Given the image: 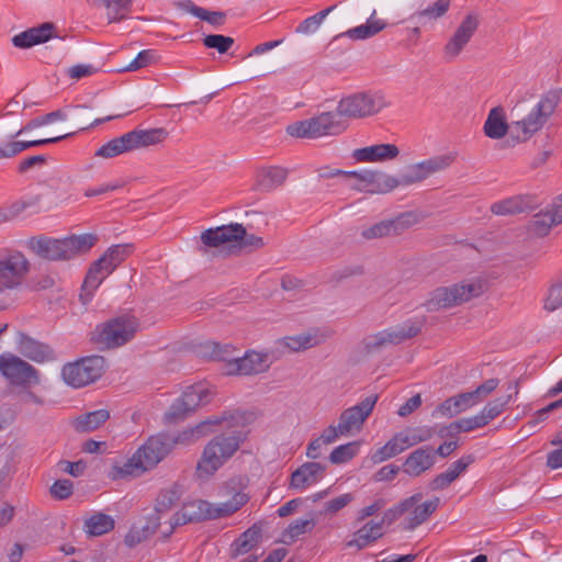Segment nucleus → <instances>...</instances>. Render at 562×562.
<instances>
[{"label":"nucleus","instance_id":"24","mask_svg":"<svg viewBox=\"0 0 562 562\" xmlns=\"http://www.w3.org/2000/svg\"><path fill=\"white\" fill-rule=\"evenodd\" d=\"M54 31L55 25L50 22H45L14 35L12 44L18 48H30L50 40L54 36Z\"/></svg>","mask_w":562,"mask_h":562},{"label":"nucleus","instance_id":"59","mask_svg":"<svg viewBox=\"0 0 562 562\" xmlns=\"http://www.w3.org/2000/svg\"><path fill=\"white\" fill-rule=\"evenodd\" d=\"M460 413L461 412H460L457 403L454 402L453 396H451V397L447 398L446 401H443L440 405H438L435 408V411L432 412V416L434 417L442 416V417H447V418H452Z\"/></svg>","mask_w":562,"mask_h":562},{"label":"nucleus","instance_id":"21","mask_svg":"<svg viewBox=\"0 0 562 562\" xmlns=\"http://www.w3.org/2000/svg\"><path fill=\"white\" fill-rule=\"evenodd\" d=\"M436 463V452L430 446H424L412 451L403 463V472L417 477L430 470Z\"/></svg>","mask_w":562,"mask_h":562},{"label":"nucleus","instance_id":"55","mask_svg":"<svg viewBox=\"0 0 562 562\" xmlns=\"http://www.w3.org/2000/svg\"><path fill=\"white\" fill-rule=\"evenodd\" d=\"M41 198L40 195L33 196L29 200H19L13 202L8 209H2L4 211L5 216L8 217V221L13 220L18 215H20L22 212L27 210L29 207H33L38 204Z\"/></svg>","mask_w":562,"mask_h":562},{"label":"nucleus","instance_id":"16","mask_svg":"<svg viewBox=\"0 0 562 562\" xmlns=\"http://www.w3.org/2000/svg\"><path fill=\"white\" fill-rule=\"evenodd\" d=\"M480 22L481 16L475 11L468 12L464 15L460 25L443 47V54L447 60H453L461 54L477 31Z\"/></svg>","mask_w":562,"mask_h":562},{"label":"nucleus","instance_id":"45","mask_svg":"<svg viewBox=\"0 0 562 562\" xmlns=\"http://www.w3.org/2000/svg\"><path fill=\"white\" fill-rule=\"evenodd\" d=\"M87 531L92 536H101L114 528V519L105 514L98 513L86 520Z\"/></svg>","mask_w":562,"mask_h":562},{"label":"nucleus","instance_id":"36","mask_svg":"<svg viewBox=\"0 0 562 562\" xmlns=\"http://www.w3.org/2000/svg\"><path fill=\"white\" fill-rule=\"evenodd\" d=\"M110 418V412L101 408L89 412L77 417L74 422V428L79 432H90L98 429Z\"/></svg>","mask_w":562,"mask_h":562},{"label":"nucleus","instance_id":"6","mask_svg":"<svg viewBox=\"0 0 562 562\" xmlns=\"http://www.w3.org/2000/svg\"><path fill=\"white\" fill-rule=\"evenodd\" d=\"M167 136L168 132L162 127L133 130L103 144L95 150L94 157L112 159L136 149L160 144Z\"/></svg>","mask_w":562,"mask_h":562},{"label":"nucleus","instance_id":"63","mask_svg":"<svg viewBox=\"0 0 562 562\" xmlns=\"http://www.w3.org/2000/svg\"><path fill=\"white\" fill-rule=\"evenodd\" d=\"M408 434L409 445L415 446L417 443L429 440L434 431L429 427H418L406 431Z\"/></svg>","mask_w":562,"mask_h":562},{"label":"nucleus","instance_id":"25","mask_svg":"<svg viewBox=\"0 0 562 562\" xmlns=\"http://www.w3.org/2000/svg\"><path fill=\"white\" fill-rule=\"evenodd\" d=\"M289 170L281 166L261 167L257 170L256 187L259 191L271 192L284 184Z\"/></svg>","mask_w":562,"mask_h":562},{"label":"nucleus","instance_id":"43","mask_svg":"<svg viewBox=\"0 0 562 562\" xmlns=\"http://www.w3.org/2000/svg\"><path fill=\"white\" fill-rule=\"evenodd\" d=\"M316 525L315 519H296L292 521L289 527L283 531L282 542L291 543L295 541L301 535L312 532Z\"/></svg>","mask_w":562,"mask_h":562},{"label":"nucleus","instance_id":"40","mask_svg":"<svg viewBox=\"0 0 562 562\" xmlns=\"http://www.w3.org/2000/svg\"><path fill=\"white\" fill-rule=\"evenodd\" d=\"M440 503L439 497H434L429 501H426L422 505H418L411 513V517L408 519L407 529H415L417 526L425 522L430 515L438 508Z\"/></svg>","mask_w":562,"mask_h":562},{"label":"nucleus","instance_id":"51","mask_svg":"<svg viewBox=\"0 0 562 562\" xmlns=\"http://www.w3.org/2000/svg\"><path fill=\"white\" fill-rule=\"evenodd\" d=\"M203 44L206 48H213L220 54H225L234 45V38L222 34H211L203 38Z\"/></svg>","mask_w":562,"mask_h":562},{"label":"nucleus","instance_id":"4","mask_svg":"<svg viewBox=\"0 0 562 562\" xmlns=\"http://www.w3.org/2000/svg\"><path fill=\"white\" fill-rule=\"evenodd\" d=\"M241 430L220 434L211 439L204 447L198 462L196 471L200 476L213 475L227 460H229L245 441Z\"/></svg>","mask_w":562,"mask_h":562},{"label":"nucleus","instance_id":"8","mask_svg":"<svg viewBox=\"0 0 562 562\" xmlns=\"http://www.w3.org/2000/svg\"><path fill=\"white\" fill-rule=\"evenodd\" d=\"M483 292V281L479 279L467 280L435 289L430 293V297L425 302V306L428 312L451 308L482 295Z\"/></svg>","mask_w":562,"mask_h":562},{"label":"nucleus","instance_id":"50","mask_svg":"<svg viewBox=\"0 0 562 562\" xmlns=\"http://www.w3.org/2000/svg\"><path fill=\"white\" fill-rule=\"evenodd\" d=\"M512 394H508L505 397H498L495 398L494 401L488 402L483 407L480 414L485 420L486 425L503 413L505 406L509 403Z\"/></svg>","mask_w":562,"mask_h":562},{"label":"nucleus","instance_id":"11","mask_svg":"<svg viewBox=\"0 0 562 562\" xmlns=\"http://www.w3.org/2000/svg\"><path fill=\"white\" fill-rule=\"evenodd\" d=\"M105 367V358L93 355L65 364L61 369V376L68 385L81 387L101 378Z\"/></svg>","mask_w":562,"mask_h":562},{"label":"nucleus","instance_id":"64","mask_svg":"<svg viewBox=\"0 0 562 562\" xmlns=\"http://www.w3.org/2000/svg\"><path fill=\"white\" fill-rule=\"evenodd\" d=\"M551 445L559 448L548 453L547 465L551 469L562 468V438L553 439Z\"/></svg>","mask_w":562,"mask_h":562},{"label":"nucleus","instance_id":"2","mask_svg":"<svg viewBox=\"0 0 562 562\" xmlns=\"http://www.w3.org/2000/svg\"><path fill=\"white\" fill-rule=\"evenodd\" d=\"M248 501L249 497L247 494L237 492L229 501L221 503L217 506H214L213 504L203 499L187 502L171 518L170 528L165 536L168 537L176 527L189 522L227 517L236 513Z\"/></svg>","mask_w":562,"mask_h":562},{"label":"nucleus","instance_id":"17","mask_svg":"<svg viewBox=\"0 0 562 562\" xmlns=\"http://www.w3.org/2000/svg\"><path fill=\"white\" fill-rule=\"evenodd\" d=\"M245 235L243 224L232 223L204 231L200 236V245L196 247L202 255H209L211 248H217L226 243L237 241Z\"/></svg>","mask_w":562,"mask_h":562},{"label":"nucleus","instance_id":"26","mask_svg":"<svg viewBox=\"0 0 562 562\" xmlns=\"http://www.w3.org/2000/svg\"><path fill=\"white\" fill-rule=\"evenodd\" d=\"M400 149L394 144H376L353 150L352 157L361 162H375L395 159Z\"/></svg>","mask_w":562,"mask_h":562},{"label":"nucleus","instance_id":"29","mask_svg":"<svg viewBox=\"0 0 562 562\" xmlns=\"http://www.w3.org/2000/svg\"><path fill=\"white\" fill-rule=\"evenodd\" d=\"M95 8L105 11L108 23H116L128 18L134 0H87Z\"/></svg>","mask_w":562,"mask_h":562},{"label":"nucleus","instance_id":"33","mask_svg":"<svg viewBox=\"0 0 562 562\" xmlns=\"http://www.w3.org/2000/svg\"><path fill=\"white\" fill-rule=\"evenodd\" d=\"M483 131L484 134L492 139H499L507 134L508 124L505 121L502 108L497 106L490 111Z\"/></svg>","mask_w":562,"mask_h":562},{"label":"nucleus","instance_id":"10","mask_svg":"<svg viewBox=\"0 0 562 562\" xmlns=\"http://www.w3.org/2000/svg\"><path fill=\"white\" fill-rule=\"evenodd\" d=\"M389 102L379 91L357 92L342 98L337 105L341 119H362L378 114Z\"/></svg>","mask_w":562,"mask_h":562},{"label":"nucleus","instance_id":"19","mask_svg":"<svg viewBox=\"0 0 562 562\" xmlns=\"http://www.w3.org/2000/svg\"><path fill=\"white\" fill-rule=\"evenodd\" d=\"M241 416L238 413H223L222 416L217 417H210L198 425H195L192 428L183 430L181 434H179L177 437H171L172 440V447L176 443H184L189 445L191 442H194L199 438L205 436L210 431L211 426L221 425L223 423H226L228 427H234L238 425V423L241 420Z\"/></svg>","mask_w":562,"mask_h":562},{"label":"nucleus","instance_id":"57","mask_svg":"<svg viewBox=\"0 0 562 562\" xmlns=\"http://www.w3.org/2000/svg\"><path fill=\"white\" fill-rule=\"evenodd\" d=\"M155 60L154 52L150 49H145L138 53L135 59H133L127 66L120 69V71H136L140 68H144Z\"/></svg>","mask_w":562,"mask_h":562},{"label":"nucleus","instance_id":"37","mask_svg":"<svg viewBox=\"0 0 562 562\" xmlns=\"http://www.w3.org/2000/svg\"><path fill=\"white\" fill-rule=\"evenodd\" d=\"M450 8V0H437L431 5L420 9L412 14V20H417L419 24L436 21L443 16Z\"/></svg>","mask_w":562,"mask_h":562},{"label":"nucleus","instance_id":"42","mask_svg":"<svg viewBox=\"0 0 562 562\" xmlns=\"http://www.w3.org/2000/svg\"><path fill=\"white\" fill-rule=\"evenodd\" d=\"M457 159V153L450 151L442 155H437L434 157H430L426 160H423V168L425 169L427 178H429L431 175L441 172L446 169H448Z\"/></svg>","mask_w":562,"mask_h":562},{"label":"nucleus","instance_id":"18","mask_svg":"<svg viewBox=\"0 0 562 562\" xmlns=\"http://www.w3.org/2000/svg\"><path fill=\"white\" fill-rule=\"evenodd\" d=\"M378 398L376 394H372L363 398L359 404L345 409L339 416L340 435H349L352 430L360 431L363 423L372 413Z\"/></svg>","mask_w":562,"mask_h":562},{"label":"nucleus","instance_id":"41","mask_svg":"<svg viewBox=\"0 0 562 562\" xmlns=\"http://www.w3.org/2000/svg\"><path fill=\"white\" fill-rule=\"evenodd\" d=\"M180 496L181 490L177 484L162 490L156 498L155 514L160 516L170 510L180 499Z\"/></svg>","mask_w":562,"mask_h":562},{"label":"nucleus","instance_id":"13","mask_svg":"<svg viewBox=\"0 0 562 562\" xmlns=\"http://www.w3.org/2000/svg\"><path fill=\"white\" fill-rule=\"evenodd\" d=\"M31 263L20 251L0 258V295L20 288L30 272Z\"/></svg>","mask_w":562,"mask_h":562},{"label":"nucleus","instance_id":"1","mask_svg":"<svg viewBox=\"0 0 562 562\" xmlns=\"http://www.w3.org/2000/svg\"><path fill=\"white\" fill-rule=\"evenodd\" d=\"M99 240L95 234L70 235L65 238L37 236L27 245L33 254L48 261H66L87 254Z\"/></svg>","mask_w":562,"mask_h":562},{"label":"nucleus","instance_id":"3","mask_svg":"<svg viewBox=\"0 0 562 562\" xmlns=\"http://www.w3.org/2000/svg\"><path fill=\"white\" fill-rule=\"evenodd\" d=\"M140 328L138 318L124 312L95 326L90 340L101 350L120 348L132 339Z\"/></svg>","mask_w":562,"mask_h":562},{"label":"nucleus","instance_id":"39","mask_svg":"<svg viewBox=\"0 0 562 562\" xmlns=\"http://www.w3.org/2000/svg\"><path fill=\"white\" fill-rule=\"evenodd\" d=\"M236 349L231 344H220L215 341H210L204 345V353L207 355L212 360L224 361L226 362V367L231 364L232 361L236 360L235 356Z\"/></svg>","mask_w":562,"mask_h":562},{"label":"nucleus","instance_id":"27","mask_svg":"<svg viewBox=\"0 0 562 562\" xmlns=\"http://www.w3.org/2000/svg\"><path fill=\"white\" fill-rule=\"evenodd\" d=\"M114 270L115 268L112 267L106 257L102 255L90 265L82 284V290L91 294Z\"/></svg>","mask_w":562,"mask_h":562},{"label":"nucleus","instance_id":"28","mask_svg":"<svg viewBox=\"0 0 562 562\" xmlns=\"http://www.w3.org/2000/svg\"><path fill=\"white\" fill-rule=\"evenodd\" d=\"M20 351L25 358L37 363L54 361L56 359L55 351L48 345L26 336L21 339Z\"/></svg>","mask_w":562,"mask_h":562},{"label":"nucleus","instance_id":"62","mask_svg":"<svg viewBox=\"0 0 562 562\" xmlns=\"http://www.w3.org/2000/svg\"><path fill=\"white\" fill-rule=\"evenodd\" d=\"M20 153V140L10 136V140L0 143V160L13 158Z\"/></svg>","mask_w":562,"mask_h":562},{"label":"nucleus","instance_id":"5","mask_svg":"<svg viewBox=\"0 0 562 562\" xmlns=\"http://www.w3.org/2000/svg\"><path fill=\"white\" fill-rule=\"evenodd\" d=\"M172 450L171 437L167 434L151 436L137 449L123 467L117 469L121 477L136 476L155 468Z\"/></svg>","mask_w":562,"mask_h":562},{"label":"nucleus","instance_id":"30","mask_svg":"<svg viewBox=\"0 0 562 562\" xmlns=\"http://www.w3.org/2000/svg\"><path fill=\"white\" fill-rule=\"evenodd\" d=\"M384 531L381 529V524L374 520H370L364 524L361 528L353 532L352 539L345 543L346 548H357L362 550L382 538Z\"/></svg>","mask_w":562,"mask_h":562},{"label":"nucleus","instance_id":"15","mask_svg":"<svg viewBox=\"0 0 562 562\" xmlns=\"http://www.w3.org/2000/svg\"><path fill=\"white\" fill-rule=\"evenodd\" d=\"M347 178H353L357 183L352 189L370 194H384L396 189L395 177L379 170H362L344 172Z\"/></svg>","mask_w":562,"mask_h":562},{"label":"nucleus","instance_id":"46","mask_svg":"<svg viewBox=\"0 0 562 562\" xmlns=\"http://www.w3.org/2000/svg\"><path fill=\"white\" fill-rule=\"evenodd\" d=\"M66 114L61 110L53 111L50 113H47L43 116L35 117L31 120L27 124H25L23 127L18 130L15 133L11 134L12 138H16L21 134L32 131L34 128H37L40 126L49 124L56 120H65Z\"/></svg>","mask_w":562,"mask_h":562},{"label":"nucleus","instance_id":"32","mask_svg":"<svg viewBox=\"0 0 562 562\" xmlns=\"http://www.w3.org/2000/svg\"><path fill=\"white\" fill-rule=\"evenodd\" d=\"M423 324V321L408 319L402 324L384 329V333L390 345H400L419 335Z\"/></svg>","mask_w":562,"mask_h":562},{"label":"nucleus","instance_id":"60","mask_svg":"<svg viewBox=\"0 0 562 562\" xmlns=\"http://www.w3.org/2000/svg\"><path fill=\"white\" fill-rule=\"evenodd\" d=\"M362 236L366 239L392 236L387 220L376 223V224L372 225L371 227L364 229L362 232Z\"/></svg>","mask_w":562,"mask_h":562},{"label":"nucleus","instance_id":"31","mask_svg":"<svg viewBox=\"0 0 562 562\" xmlns=\"http://www.w3.org/2000/svg\"><path fill=\"white\" fill-rule=\"evenodd\" d=\"M409 447L412 446L409 445L408 434L405 431L397 432L383 447L372 454L371 460L373 463H381L400 454Z\"/></svg>","mask_w":562,"mask_h":562},{"label":"nucleus","instance_id":"58","mask_svg":"<svg viewBox=\"0 0 562 562\" xmlns=\"http://www.w3.org/2000/svg\"><path fill=\"white\" fill-rule=\"evenodd\" d=\"M353 501V496L350 493L342 494L338 497H335L324 505V509L322 513L324 514H336L350 504Z\"/></svg>","mask_w":562,"mask_h":562},{"label":"nucleus","instance_id":"49","mask_svg":"<svg viewBox=\"0 0 562 562\" xmlns=\"http://www.w3.org/2000/svg\"><path fill=\"white\" fill-rule=\"evenodd\" d=\"M359 450V443L356 441L348 442L336 447L329 454V460L334 464H341L351 460Z\"/></svg>","mask_w":562,"mask_h":562},{"label":"nucleus","instance_id":"12","mask_svg":"<svg viewBox=\"0 0 562 562\" xmlns=\"http://www.w3.org/2000/svg\"><path fill=\"white\" fill-rule=\"evenodd\" d=\"M210 401L211 393L207 387L202 384L190 385L165 413L164 419L168 424H177L198 407L210 403Z\"/></svg>","mask_w":562,"mask_h":562},{"label":"nucleus","instance_id":"48","mask_svg":"<svg viewBox=\"0 0 562 562\" xmlns=\"http://www.w3.org/2000/svg\"><path fill=\"white\" fill-rule=\"evenodd\" d=\"M392 236L403 234L406 229L418 223V215L414 212H405L393 220H387Z\"/></svg>","mask_w":562,"mask_h":562},{"label":"nucleus","instance_id":"9","mask_svg":"<svg viewBox=\"0 0 562 562\" xmlns=\"http://www.w3.org/2000/svg\"><path fill=\"white\" fill-rule=\"evenodd\" d=\"M348 127L347 121L341 119L339 112H323L307 120L299 121L286 127V133L299 138H318L336 136Z\"/></svg>","mask_w":562,"mask_h":562},{"label":"nucleus","instance_id":"61","mask_svg":"<svg viewBox=\"0 0 562 562\" xmlns=\"http://www.w3.org/2000/svg\"><path fill=\"white\" fill-rule=\"evenodd\" d=\"M50 494L57 499H66L72 494V483L69 480H57L50 487Z\"/></svg>","mask_w":562,"mask_h":562},{"label":"nucleus","instance_id":"56","mask_svg":"<svg viewBox=\"0 0 562 562\" xmlns=\"http://www.w3.org/2000/svg\"><path fill=\"white\" fill-rule=\"evenodd\" d=\"M362 344L367 353L379 351L390 345L384 330L366 337Z\"/></svg>","mask_w":562,"mask_h":562},{"label":"nucleus","instance_id":"34","mask_svg":"<svg viewBox=\"0 0 562 562\" xmlns=\"http://www.w3.org/2000/svg\"><path fill=\"white\" fill-rule=\"evenodd\" d=\"M261 531V527L255 524L243 532L232 544L233 555L246 554L256 548L260 541Z\"/></svg>","mask_w":562,"mask_h":562},{"label":"nucleus","instance_id":"44","mask_svg":"<svg viewBox=\"0 0 562 562\" xmlns=\"http://www.w3.org/2000/svg\"><path fill=\"white\" fill-rule=\"evenodd\" d=\"M423 167L422 161L407 166L398 178L395 177L396 188L409 187L426 180L427 176Z\"/></svg>","mask_w":562,"mask_h":562},{"label":"nucleus","instance_id":"38","mask_svg":"<svg viewBox=\"0 0 562 562\" xmlns=\"http://www.w3.org/2000/svg\"><path fill=\"white\" fill-rule=\"evenodd\" d=\"M375 15V10L372 12L370 19L366 24L356 26L353 29L348 30L342 35L348 36L351 40H366L374 36L379 32H381L385 27V23L381 20H373Z\"/></svg>","mask_w":562,"mask_h":562},{"label":"nucleus","instance_id":"23","mask_svg":"<svg viewBox=\"0 0 562 562\" xmlns=\"http://www.w3.org/2000/svg\"><path fill=\"white\" fill-rule=\"evenodd\" d=\"M326 467L319 462H305L290 479V488L303 491L323 479Z\"/></svg>","mask_w":562,"mask_h":562},{"label":"nucleus","instance_id":"14","mask_svg":"<svg viewBox=\"0 0 562 562\" xmlns=\"http://www.w3.org/2000/svg\"><path fill=\"white\" fill-rule=\"evenodd\" d=\"M0 372L15 386L27 387L40 383V372L20 357L4 352L0 355Z\"/></svg>","mask_w":562,"mask_h":562},{"label":"nucleus","instance_id":"35","mask_svg":"<svg viewBox=\"0 0 562 562\" xmlns=\"http://www.w3.org/2000/svg\"><path fill=\"white\" fill-rule=\"evenodd\" d=\"M559 224L561 222L557 221L554 212L550 209L533 215L532 220L528 223L527 231L532 236L544 237L553 226Z\"/></svg>","mask_w":562,"mask_h":562},{"label":"nucleus","instance_id":"53","mask_svg":"<svg viewBox=\"0 0 562 562\" xmlns=\"http://www.w3.org/2000/svg\"><path fill=\"white\" fill-rule=\"evenodd\" d=\"M330 337L328 331L321 330L319 328H314L301 334V340L303 345V350L313 348L315 346H319L325 342Z\"/></svg>","mask_w":562,"mask_h":562},{"label":"nucleus","instance_id":"22","mask_svg":"<svg viewBox=\"0 0 562 562\" xmlns=\"http://www.w3.org/2000/svg\"><path fill=\"white\" fill-rule=\"evenodd\" d=\"M539 200L533 194H520L495 202L491 205V212L495 215H515L535 210Z\"/></svg>","mask_w":562,"mask_h":562},{"label":"nucleus","instance_id":"20","mask_svg":"<svg viewBox=\"0 0 562 562\" xmlns=\"http://www.w3.org/2000/svg\"><path fill=\"white\" fill-rule=\"evenodd\" d=\"M268 369V355L249 350L243 357L237 356L236 360L227 366V373L231 375H255L263 373Z\"/></svg>","mask_w":562,"mask_h":562},{"label":"nucleus","instance_id":"7","mask_svg":"<svg viewBox=\"0 0 562 562\" xmlns=\"http://www.w3.org/2000/svg\"><path fill=\"white\" fill-rule=\"evenodd\" d=\"M560 101V89H552L543 93L524 117L513 123V133L516 132V138L519 142L530 139L546 125Z\"/></svg>","mask_w":562,"mask_h":562},{"label":"nucleus","instance_id":"47","mask_svg":"<svg viewBox=\"0 0 562 562\" xmlns=\"http://www.w3.org/2000/svg\"><path fill=\"white\" fill-rule=\"evenodd\" d=\"M134 251L132 244H119L109 247L103 254L115 269L125 261Z\"/></svg>","mask_w":562,"mask_h":562},{"label":"nucleus","instance_id":"54","mask_svg":"<svg viewBox=\"0 0 562 562\" xmlns=\"http://www.w3.org/2000/svg\"><path fill=\"white\" fill-rule=\"evenodd\" d=\"M562 306V279L553 283L544 300V310L553 312Z\"/></svg>","mask_w":562,"mask_h":562},{"label":"nucleus","instance_id":"52","mask_svg":"<svg viewBox=\"0 0 562 562\" xmlns=\"http://www.w3.org/2000/svg\"><path fill=\"white\" fill-rule=\"evenodd\" d=\"M335 9V7H329L323 11H319L318 13L305 19L297 27L296 32L301 34H308L315 32L321 24L323 23L324 19Z\"/></svg>","mask_w":562,"mask_h":562}]
</instances>
